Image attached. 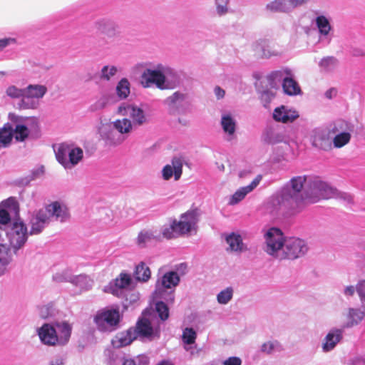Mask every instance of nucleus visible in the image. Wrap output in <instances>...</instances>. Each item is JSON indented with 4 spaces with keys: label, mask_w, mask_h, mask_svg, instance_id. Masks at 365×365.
I'll return each instance as SVG.
<instances>
[{
    "label": "nucleus",
    "mask_w": 365,
    "mask_h": 365,
    "mask_svg": "<svg viewBox=\"0 0 365 365\" xmlns=\"http://www.w3.org/2000/svg\"><path fill=\"white\" fill-rule=\"evenodd\" d=\"M336 190L319 178L297 176L292 178L271 199L276 210H285L291 215L299 212L305 202H314L319 198L332 197Z\"/></svg>",
    "instance_id": "f257e3e1"
},
{
    "label": "nucleus",
    "mask_w": 365,
    "mask_h": 365,
    "mask_svg": "<svg viewBox=\"0 0 365 365\" xmlns=\"http://www.w3.org/2000/svg\"><path fill=\"white\" fill-rule=\"evenodd\" d=\"M198 220V212L196 210H188L182 214L179 220L170 218L169 223L162 226L163 237L170 240L196 232Z\"/></svg>",
    "instance_id": "f03ea898"
},
{
    "label": "nucleus",
    "mask_w": 365,
    "mask_h": 365,
    "mask_svg": "<svg viewBox=\"0 0 365 365\" xmlns=\"http://www.w3.org/2000/svg\"><path fill=\"white\" fill-rule=\"evenodd\" d=\"M131 120L124 118L113 121L110 125H104L99 133L103 139L109 145H119L125 140V135H128L133 130Z\"/></svg>",
    "instance_id": "7ed1b4c3"
},
{
    "label": "nucleus",
    "mask_w": 365,
    "mask_h": 365,
    "mask_svg": "<svg viewBox=\"0 0 365 365\" xmlns=\"http://www.w3.org/2000/svg\"><path fill=\"white\" fill-rule=\"evenodd\" d=\"M136 331V336H140L153 340L160 336L159 321L156 319L155 313L150 310H145L142 318L139 319L136 327L133 329Z\"/></svg>",
    "instance_id": "20e7f679"
},
{
    "label": "nucleus",
    "mask_w": 365,
    "mask_h": 365,
    "mask_svg": "<svg viewBox=\"0 0 365 365\" xmlns=\"http://www.w3.org/2000/svg\"><path fill=\"white\" fill-rule=\"evenodd\" d=\"M55 153L58 162L66 170L76 166L83 158L82 148L67 143L60 144Z\"/></svg>",
    "instance_id": "39448f33"
},
{
    "label": "nucleus",
    "mask_w": 365,
    "mask_h": 365,
    "mask_svg": "<svg viewBox=\"0 0 365 365\" xmlns=\"http://www.w3.org/2000/svg\"><path fill=\"white\" fill-rule=\"evenodd\" d=\"M264 239L263 250L269 256L282 260L285 237L281 230L277 227L268 229L264 234Z\"/></svg>",
    "instance_id": "423d86ee"
},
{
    "label": "nucleus",
    "mask_w": 365,
    "mask_h": 365,
    "mask_svg": "<svg viewBox=\"0 0 365 365\" xmlns=\"http://www.w3.org/2000/svg\"><path fill=\"white\" fill-rule=\"evenodd\" d=\"M180 277L174 271L168 272L158 279L155 291V297L163 299L168 303H173L175 299L174 291L168 292L165 289H172L178 285Z\"/></svg>",
    "instance_id": "0eeeda50"
},
{
    "label": "nucleus",
    "mask_w": 365,
    "mask_h": 365,
    "mask_svg": "<svg viewBox=\"0 0 365 365\" xmlns=\"http://www.w3.org/2000/svg\"><path fill=\"white\" fill-rule=\"evenodd\" d=\"M47 93V88L40 84H29L24 88V98L17 103L21 110L36 109L39 106V100Z\"/></svg>",
    "instance_id": "6e6552de"
},
{
    "label": "nucleus",
    "mask_w": 365,
    "mask_h": 365,
    "mask_svg": "<svg viewBox=\"0 0 365 365\" xmlns=\"http://www.w3.org/2000/svg\"><path fill=\"white\" fill-rule=\"evenodd\" d=\"M332 134H335L331 143L335 148H339L348 144L351 140V133L354 131V125L341 119L331 123Z\"/></svg>",
    "instance_id": "1a4fd4ad"
},
{
    "label": "nucleus",
    "mask_w": 365,
    "mask_h": 365,
    "mask_svg": "<svg viewBox=\"0 0 365 365\" xmlns=\"http://www.w3.org/2000/svg\"><path fill=\"white\" fill-rule=\"evenodd\" d=\"M165 103L173 114H186L191 111V100L186 93L175 91L165 100Z\"/></svg>",
    "instance_id": "9d476101"
},
{
    "label": "nucleus",
    "mask_w": 365,
    "mask_h": 365,
    "mask_svg": "<svg viewBox=\"0 0 365 365\" xmlns=\"http://www.w3.org/2000/svg\"><path fill=\"white\" fill-rule=\"evenodd\" d=\"M308 251L307 242L297 237H285L282 259H295L304 255Z\"/></svg>",
    "instance_id": "9b49d317"
},
{
    "label": "nucleus",
    "mask_w": 365,
    "mask_h": 365,
    "mask_svg": "<svg viewBox=\"0 0 365 365\" xmlns=\"http://www.w3.org/2000/svg\"><path fill=\"white\" fill-rule=\"evenodd\" d=\"M120 319L118 309H107L96 314L95 322L101 331H111L117 329Z\"/></svg>",
    "instance_id": "f8f14e48"
},
{
    "label": "nucleus",
    "mask_w": 365,
    "mask_h": 365,
    "mask_svg": "<svg viewBox=\"0 0 365 365\" xmlns=\"http://www.w3.org/2000/svg\"><path fill=\"white\" fill-rule=\"evenodd\" d=\"M6 234L14 252L24 245L29 235L26 225L19 220L11 224Z\"/></svg>",
    "instance_id": "ddd939ff"
},
{
    "label": "nucleus",
    "mask_w": 365,
    "mask_h": 365,
    "mask_svg": "<svg viewBox=\"0 0 365 365\" xmlns=\"http://www.w3.org/2000/svg\"><path fill=\"white\" fill-rule=\"evenodd\" d=\"M164 65L158 64L154 68L145 69L141 75V84L144 88H150L155 85L158 88L163 90Z\"/></svg>",
    "instance_id": "4468645a"
},
{
    "label": "nucleus",
    "mask_w": 365,
    "mask_h": 365,
    "mask_svg": "<svg viewBox=\"0 0 365 365\" xmlns=\"http://www.w3.org/2000/svg\"><path fill=\"white\" fill-rule=\"evenodd\" d=\"M117 113L123 116H129L132 119L131 122L133 126H140L148 121L144 110L131 104L125 103H122L118 106Z\"/></svg>",
    "instance_id": "2eb2a0df"
},
{
    "label": "nucleus",
    "mask_w": 365,
    "mask_h": 365,
    "mask_svg": "<svg viewBox=\"0 0 365 365\" xmlns=\"http://www.w3.org/2000/svg\"><path fill=\"white\" fill-rule=\"evenodd\" d=\"M331 133V124L327 128H317L312 131L311 136L312 145L324 151L331 149L332 143L330 137Z\"/></svg>",
    "instance_id": "dca6fc26"
},
{
    "label": "nucleus",
    "mask_w": 365,
    "mask_h": 365,
    "mask_svg": "<svg viewBox=\"0 0 365 365\" xmlns=\"http://www.w3.org/2000/svg\"><path fill=\"white\" fill-rule=\"evenodd\" d=\"M54 279L59 282H71L82 290H88L93 284V281L86 274L72 275L66 272L56 274L54 276Z\"/></svg>",
    "instance_id": "f3484780"
},
{
    "label": "nucleus",
    "mask_w": 365,
    "mask_h": 365,
    "mask_svg": "<svg viewBox=\"0 0 365 365\" xmlns=\"http://www.w3.org/2000/svg\"><path fill=\"white\" fill-rule=\"evenodd\" d=\"M134 281L130 274L121 273L118 277L110 283L109 286L106 288V291L112 293L113 295L121 297L125 289L134 288Z\"/></svg>",
    "instance_id": "a211bd4d"
},
{
    "label": "nucleus",
    "mask_w": 365,
    "mask_h": 365,
    "mask_svg": "<svg viewBox=\"0 0 365 365\" xmlns=\"http://www.w3.org/2000/svg\"><path fill=\"white\" fill-rule=\"evenodd\" d=\"M262 138L264 142L271 145L287 143L288 139L287 136L285 135L284 129L275 125L267 126L262 133Z\"/></svg>",
    "instance_id": "6ab92c4d"
},
{
    "label": "nucleus",
    "mask_w": 365,
    "mask_h": 365,
    "mask_svg": "<svg viewBox=\"0 0 365 365\" xmlns=\"http://www.w3.org/2000/svg\"><path fill=\"white\" fill-rule=\"evenodd\" d=\"M183 158L175 156L171 160V164L165 165L162 170V177L165 180H169L173 176L175 180H178L182 173Z\"/></svg>",
    "instance_id": "aec40b11"
},
{
    "label": "nucleus",
    "mask_w": 365,
    "mask_h": 365,
    "mask_svg": "<svg viewBox=\"0 0 365 365\" xmlns=\"http://www.w3.org/2000/svg\"><path fill=\"white\" fill-rule=\"evenodd\" d=\"M197 339L196 331L191 327H186L182 331V341L183 347L186 351L190 352L191 356H198L201 349L197 348L195 340Z\"/></svg>",
    "instance_id": "412c9836"
},
{
    "label": "nucleus",
    "mask_w": 365,
    "mask_h": 365,
    "mask_svg": "<svg viewBox=\"0 0 365 365\" xmlns=\"http://www.w3.org/2000/svg\"><path fill=\"white\" fill-rule=\"evenodd\" d=\"M46 210L41 209L31 215L29 222L31 226L30 235H38L42 232L49 222Z\"/></svg>",
    "instance_id": "4be33fe9"
},
{
    "label": "nucleus",
    "mask_w": 365,
    "mask_h": 365,
    "mask_svg": "<svg viewBox=\"0 0 365 365\" xmlns=\"http://www.w3.org/2000/svg\"><path fill=\"white\" fill-rule=\"evenodd\" d=\"M299 113L286 106L277 107L272 113L273 119L279 123H289L299 118Z\"/></svg>",
    "instance_id": "5701e85b"
},
{
    "label": "nucleus",
    "mask_w": 365,
    "mask_h": 365,
    "mask_svg": "<svg viewBox=\"0 0 365 365\" xmlns=\"http://www.w3.org/2000/svg\"><path fill=\"white\" fill-rule=\"evenodd\" d=\"M163 238L162 227L160 231L156 229H145L138 233L136 243L139 247H145L148 243L161 241Z\"/></svg>",
    "instance_id": "b1692460"
},
{
    "label": "nucleus",
    "mask_w": 365,
    "mask_h": 365,
    "mask_svg": "<svg viewBox=\"0 0 365 365\" xmlns=\"http://www.w3.org/2000/svg\"><path fill=\"white\" fill-rule=\"evenodd\" d=\"M117 102V97L110 90H102L96 102L91 106L92 110L105 109Z\"/></svg>",
    "instance_id": "393cba45"
},
{
    "label": "nucleus",
    "mask_w": 365,
    "mask_h": 365,
    "mask_svg": "<svg viewBox=\"0 0 365 365\" xmlns=\"http://www.w3.org/2000/svg\"><path fill=\"white\" fill-rule=\"evenodd\" d=\"M343 329L332 328L324 339L322 348L324 352L332 351L343 339Z\"/></svg>",
    "instance_id": "a878e982"
},
{
    "label": "nucleus",
    "mask_w": 365,
    "mask_h": 365,
    "mask_svg": "<svg viewBox=\"0 0 365 365\" xmlns=\"http://www.w3.org/2000/svg\"><path fill=\"white\" fill-rule=\"evenodd\" d=\"M262 179V175H258L250 185L238 189L230 198L229 204L234 205L241 202L247 194L252 192L259 185Z\"/></svg>",
    "instance_id": "bb28decb"
},
{
    "label": "nucleus",
    "mask_w": 365,
    "mask_h": 365,
    "mask_svg": "<svg viewBox=\"0 0 365 365\" xmlns=\"http://www.w3.org/2000/svg\"><path fill=\"white\" fill-rule=\"evenodd\" d=\"M44 210L47 211L48 218L53 217L56 220L61 222L69 218V213L67 207L58 202H54L47 205Z\"/></svg>",
    "instance_id": "cd10ccee"
},
{
    "label": "nucleus",
    "mask_w": 365,
    "mask_h": 365,
    "mask_svg": "<svg viewBox=\"0 0 365 365\" xmlns=\"http://www.w3.org/2000/svg\"><path fill=\"white\" fill-rule=\"evenodd\" d=\"M37 332L43 344L48 346L57 345L56 333L53 325L46 323L38 329Z\"/></svg>",
    "instance_id": "c85d7f7f"
},
{
    "label": "nucleus",
    "mask_w": 365,
    "mask_h": 365,
    "mask_svg": "<svg viewBox=\"0 0 365 365\" xmlns=\"http://www.w3.org/2000/svg\"><path fill=\"white\" fill-rule=\"evenodd\" d=\"M54 329L57 336V345L64 346L68 344L72 331L71 326L65 322H56Z\"/></svg>",
    "instance_id": "c756f323"
},
{
    "label": "nucleus",
    "mask_w": 365,
    "mask_h": 365,
    "mask_svg": "<svg viewBox=\"0 0 365 365\" xmlns=\"http://www.w3.org/2000/svg\"><path fill=\"white\" fill-rule=\"evenodd\" d=\"M220 125L227 135V140H232L237 128V121L235 117L230 113H223L221 116Z\"/></svg>",
    "instance_id": "7c9ffc66"
},
{
    "label": "nucleus",
    "mask_w": 365,
    "mask_h": 365,
    "mask_svg": "<svg viewBox=\"0 0 365 365\" xmlns=\"http://www.w3.org/2000/svg\"><path fill=\"white\" fill-rule=\"evenodd\" d=\"M225 240L229 245L227 250L235 252H242L246 250V247L243 243L242 236L237 232H230L224 234Z\"/></svg>",
    "instance_id": "2f4dec72"
},
{
    "label": "nucleus",
    "mask_w": 365,
    "mask_h": 365,
    "mask_svg": "<svg viewBox=\"0 0 365 365\" xmlns=\"http://www.w3.org/2000/svg\"><path fill=\"white\" fill-rule=\"evenodd\" d=\"M163 90L173 89L179 86L181 83L180 76L174 69L164 66Z\"/></svg>",
    "instance_id": "473e14b6"
},
{
    "label": "nucleus",
    "mask_w": 365,
    "mask_h": 365,
    "mask_svg": "<svg viewBox=\"0 0 365 365\" xmlns=\"http://www.w3.org/2000/svg\"><path fill=\"white\" fill-rule=\"evenodd\" d=\"M315 23L319 30L320 40L329 43L331 39L329 36L331 26L329 19L323 15L318 16L315 19Z\"/></svg>",
    "instance_id": "72a5a7b5"
},
{
    "label": "nucleus",
    "mask_w": 365,
    "mask_h": 365,
    "mask_svg": "<svg viewBox=\"0 0 365 365\" xmlns=\"http://www.w3.org/2000/svg\"><path fill=\"white\" fill-rule=\"evenodd\" d=\"M292 70L288 68H283L280 70L272 71L267 76L268 84L272 88H277L280 83H283L284 78L291 75Z\"/></svg>",
    "instance_id": "f704fd0d"
},
{
    "label": "nucleus",
    "mask_w": 365,
    "mask_h": 365,
    "mask_svg": "<svg viewBox=\"0 0 365 365\" xmlns=\"http://www.w3.org/2000/svg\"><path fill=\"white\" fill-rule=\"evenodd\" d=\"M282 86L284 93L288 96H297L302 93L301 88L294 79L292 71L291 75L284 78Z\"/></svg>",
    "instance_id": "c9c22d12"
},
{
    "label": "nucleus",
    "mask_w": 365,
    "mask_h": 365,
    "mask_svg": "<svg viewBox=\"0 0 365 365\" xmlns=\"http://www.w3.org/2000/svg\"><path fill=\"white\" fill-rule=\"evenodd\" d=\"M136 338V331L129 329L125 334L122 333L116 336L112 343L115 347L120 348L130 344Z\"/></svg>",
    "instance_id": "e433bc0d"
},
{
    "label": "nucleus",
    "mask_w": 365,
    "mask_h": 365,
    "mask_svg": "<svg viewBox=\"0 0 365 365\" xmlns=\"http://www.w3.org/2000/svg\"><path fill=\"white\" fill-rule=\"evenodd\" d=\"M12 253L11 248L4 244H0V276L3 275L7 265L11 261Z\"/></svg>",
    "instance_id": "4c0bfd02"
},
{
    "label": "nucleus",
    "mask_w": 365,
    "mask_h": 365,
    "mask_svg": "<svg viewBox=\"0 0 365 365\" xmlns=\"http://www.w3.org/2000/svg\"><path fill=\"white\" fill-rule=\"evenodd\" d=\"M255 51L264 58H269L272 56H277L278 52L273 50L267 40L262 39L257 42Z\"/></svg>",
    "instance_id": "58836bf2"
},
{
    "label": "nucleus",
    "mask_w": 365,
    "mask_h": 365,
    "mask_svg": "<svg viewBox=\"0 0 365 365\" xmlns=\"http://www.w3.org/2000/svg\"><path fill=\"white\" fill-rule=\"evenodd\" d=\"M365 312L360 309L350 308L348 313V322L344 326V328L352 327L357 325L364 317Z\"/></svg>",
    "instance_id": "ea45409f"
},
{
    "label": "nucleus",
    "mask_w": 365,
    "mask_h": 365,
    "mask_svg": "<svg viewBox=\"0 0 365 365\" xmlns=\"http://www.w3.org/2000/svg\"><path fill=\"white\" fill-rule=\"evenodd\" d=\"M151 272L150 268L143 262H140L136 265L134 271V277L135 280L138 282H145L150 278Z\"/></svg>",
    "instance_id": "a19ab883"
},
{
    "label": "nucleus",
    "mask_w": 365,
    "mask_h": 365,
    "mask_svg": "<svg viewBox=\"0 0 365 365\" xmlns=\"http://www.w3.org/2000/svg\"><path fill=\"white\" fill-rule=\"evenodd\" d=\"M116 96L120 100H124L128 97L130 93V83L126 78H123L117 83Z\"/></svg>",
    "instance_id": "79ce46f5"
},
{
    "label": "nucleus",
    "mask_w": 365,
    "mask_h": 365,
    "mask_svg": "<svg viewBox=\"0 0 365 365\" xmlns=\"http://www.w3.org/2000/svg\"><path fill=\"white\" fill-rule=\"evenodd\" d=\"M98 29L108 37H114L117 34V26L109 20H103L98 23Z\"/></svg>",
    "instance_id": "37998d69"
},
{
    "label": "nucleus",
    "mask_w": 365,
    "mask_h": 365,
    "mask_svg": "<svg viewBox=\"0 0 365 365\" xmlns=\"http://www.w3.org/2000/svg\"><path fill=\"white\" fill-rule=\"evenodd\" d=\"M266 10L270 12L290 11L287 0H274L266 5Z\"/></svg>",
    "instance_id": "c03bdc74"
},
{
    "label": "nucleus",
    "mask_w": 365,
    "mask_h": 365,
    "mask_svg": "<svg viewBox=\"0 0 365 365\" xmlns=\"http://www.w3.org/2000/svg\"><path fill=\"white\" fill-rule=\"evenodd\" d=\"M118 71V68L114 65L103 66L98 74L100 80L103 81H110Z\"/></svg>",
    "instance_id": "a18cd8bd"
},
{
    "label": "nucleus",
    "mask_w": 365,
    "mask_h": 365,
    "mask_svg": "<svg viewBox=\"0 0 365 365\" xmlns=\"http://www.w3.org/2000/svg\"><path fill=\"white\" fill-rule=\"evenodd\" d=\"M13 137V128L11 125H5L0 130V143L4 147H7L10 145Z\"/></svg>",
    "instance_id": "49530a36"
},
{
    "label": "nucleus",
    "mask_w": 365,
    "mask_h": 365,
    "mask_svg": "<svg viewBox=\"0 0 365 365\" xmlns=\"http://www.w3.org/2000/svg\"><path fill=\"white\" fill-rule=\"evenodd\" d=\"M14 137L16 141H24L29 135L28 128L22 124H16L15 128H13Z\"/></svg>",
    "instance_id": "de8ad7c7"
},
{
    "label": "nucleus",
    "mask_w": 365,
    "mask_h": 365,
    "mask_svg": "<svg viewBox=\"0 0 365 365\" xmlns=\"http://www.w3.org/2000/svg\"><path fill=\"white\" fill-rule=\"evenodd\" d=\"M234 290L231 287L222 290L217 295V302L220 304H227L233 297Z\"/></svg>",
    "instance_id": "09e8293b"
},
{
    "label": "nucleus",
    "mask_w": 365,
    "mask_h": 365,
    "mask_svg": "<svg viewBox=\"0 0 365 365\" xmlns=\"http://www.w3.org/2000/svg\"><path fill=\"white\" fill-rule=\"evenodd\" d=\"M261 351L267 354H270L274 351H280L282 346L277 341H269L264 343L261 346Z\"/></svg>",
    "instance_id": "8fccbe9b"
},
{
    "label": "nucleus",
    "mask_w": 365,
    "mask_h": 365,
    "mask_svg": "<svg viewBox=\"0 0 365 365\" xmlns=\"http://www.w3.org/2000/svg\"><path fill=\"white\" fill-rule=\"evenodd\" d=\"M336 65L337 60L332 56L324 57L319 63V67L326 71L333 70L336 66Z\"/></svg>",
    "instance_id": "3c124183"
},
{
    "label": "nucleus",
    "mask_w": 365,
    "mask_h": 365,
    "mask_svg": "<svg viewBox=\"0 0 365 365\" xmlns=\"http://www.w3.org/2000/svg\"><path fill=\"white\" fill-rule=\"evenodd\" d=\"M6 94L11 98L22 100L24 98V88H20L16 86L11 85L6 88Z\"/></svg>",
    "instance_id": "603ef678"
},
{
    "label": "nucleus",
    "mask_w": 365,
    "mask_h": 365,
    "mask_svg": "<svg viewBox=\"0 0 365 365\" xmlns=\"http://www.w3.org/2000/svg\"><path fill=\"white\" fill-rule=\"evenodd\" d=\"M230 1V0H215L217 15L222 16L229 12L228 4Z\"/></svg>",
    "instance_id": "864d4df0"
},
{
    "label": "nucleus",
    "mask_w": 365,
    "mask_h": 365,
    "mask_svg": "<svg viewBox=\"0 0 365 365\" xmlns=\"http://www.w3.org/2000/svg\"><path fill=\"white\" fill-rule=\"evenodd\" d=\"M155 311L162 321L166 320L169 317V309L163 302H158L155 304Z\"/></svg>",
    "instance_id": "5fc2aeb1"
},
{
    "label": "nucleus",
    "mask_w": 365,
    "mask_h": 365,
    "mask_svg": "<svg viewBox=\"0 0 365 365\" xmlns=\"http://www.w3.org/2000/svg\"><path fill=\"white\" fill-rule=\"evenodd\" d=\"M44 174V167L39 165L31 170L30 174L27 176L29 181L35 180L41 178Z\"/></svg>",
    "instance_id": "6e6d98bb"
},
{
    "label": "nucleus",
    "mask_w": 365,
    "mask_h": 365,
    "mask_svg": "<svg viewBox=\"0 0 365 365\" xmlns=\"http://www.w3.org/2000/svg\"><path fill=\"white\" fill-rule=\"evenodd\" d=\"M51 307H53L51 304L40 306L38 309L40 317L43 319H46L51 315Z\"/></svg>",
    "instance_id": "4d7b16f0"
},
{
    "label": "nucleus",
    "mask_w": 365,
    "mask_h": 365,
    "mask_svg": "<svg viewBox=\"0 0 365 365\" xmlns=\"http://www.w3.org/2000/svg\"><path fill=\"white\" fill-rule=\"evenodd\" d=\"M273 98L274 93L269 90L262 91L260 96V98L262 101L264 103V106H266V104H268Z\"/></svg>",
    "instance_id": "13d9d810"
},
{
    "label": "nucleus",
    "mask_w": 365,
    "mask_h": 365,
    "mask_svg": "<svg viewBox=\"0 0 365 365\" xmlns=\"http://www.w3.org/2000/svg\"><path fill=\"white\" fill-rule=\"evenodd\" d=\"M11 217L9 211L6 209H0V223L6 225L10 222Z\"/></svg>",
    "instance_id": "bf43d9fd"
},
{
    "label": "nucleus",
    "mask_w": 365,
    "mask_h": 365,
    "mask_svg": "<svg viewBox=\"0 0 365 365\" xmlns=\"http://www.w3.org/2000/svg\"><path fill=\"white\" fill-rule=\"evenodd\" d=\"M222 365H241L242 359L237 356H230L222 361Z\"/></svg>",
    "instance_id": "052dcab7"
},
{
    "label": "nucleus",
    "mask_w": 365,
    "mask_h": 365,
    "mask_svg": "<svg viewBox=\"0 0 365 365\" xmlns=\"http://www.w3.org/2000/svg\"><path fill=\"white\" fill-rule=\"evenodd\" d=\"M356 292L362 303L365 304V281L357 285Z\"/></svg>",
    "instance_id": "680f3d73"
},
{
    "label": "nucleus",
    "mask_w": 365,
    "mask_h": 365,
    "mask_svg": "<svg viewBox=\"0 0 365 365\" xmlns=\"http://www.w3.org/2000/svg\"><path fill=\"white\" fill-rule=\"evenodd\" d=\"M16 43V40L14 38H4L0 39V51L11 44Z\"/></svg>",
    "instance_id": "e2e57ef3"
},
{
    "label": "nucleus",
    "mask_w": 365,
    "mask_h": 365,
    "mask_svg": "<svg viewBox=\"0 0 365 365\" xmlns=\"http://www.w3.org/2000/svg\"><path fill=\"white\" fill-rule=\"evenodd\" d=\"M309 0H287L290 11L296 7L307 4Z\"/></svg>",
    "instance_id": "0e129e2a"
},
{
    "label": "nucleus",
    "mask_w": 365,
    "mask_h": 365,
    "mask_svg": "<svg viewBox=\"0 0 365 365\" xmlns=\"http://www.w3.org/2000/svg\"><path fill=\"white\" fill-rule=\"evenodd\" d=\"M351 365H365V356L354 357L351 361Z\"/></svg>",
    "instance_id": "69168bd1"
},
{
    "label": "nucleus",
    "mask_w": 365,
    "mask_h": 365,
    "mask_svg": "<svg viewBox=\"0 0 365 365\" xmlns=\"http://www.w3.org/2000/svg\"><path fill=\"white\" fill-rule=\"evenodd\" d=\"M215 95L217 99L222 98L225 96V91L220 86H216L214 89Z\"/></svg>",
    "instance_id": "338daca9"
},
{
    "label": "nucleus",
    "mask_w": 365,
    "mask_h": 365,
    "mask_svg": "<svg viewBox=\"0 0 365 365\" xmlns=\"http://www.w3.org/2000/svg\"><path fill=\"white\" fill-rule=\"evenodd\" d=\"M355 290L356 291V288L355 289L354 286H348L344 289V294L347 297H350L354 294Z\"/></svg>",
    "instance_id": "774afa93"
}]
</instances>
